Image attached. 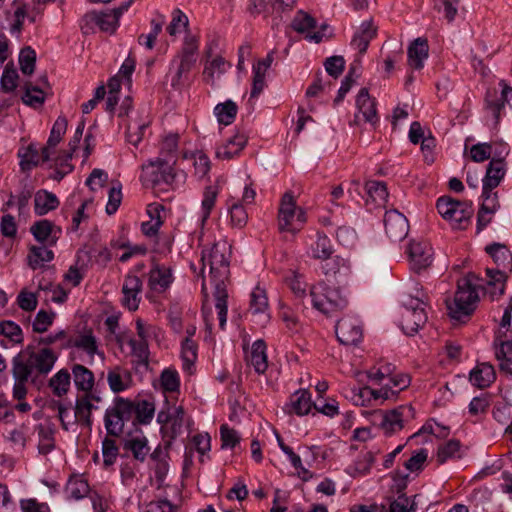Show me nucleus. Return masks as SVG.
<instances>
[{
  "label": "nucleus",
  "mask_w": 512,
  "mask_h": 512,
  "mask_svg": "<svg viewBox=\"0 0 512 512\" xmlns=\"http://www.w3.org/2000/svg\"><path fill=\"white\" fill-rule=\"evenodd\" d=\"M56 361L57 355L50 348L36 351L32 346H28L17 354L12 360L14 398L24 399L27 394L26 384L30 381L36 385L40 378L50 373Z\"/></svg>",
  "instance_id": "f257e3e1"
},
{
  "label": "nucleus",
  "mask_w": 512,
  "mask_h": 512,
  "mask_svg": "<svg viewBox=\"0 0 512 512\" xmlns=\"http://www.w3.org/2000/svg\"><path fill=\"white\" fill-rule=\"evenodd\" d=\"M231 246L218 241L202 252L203 267L209 266V285L218 312L219 326L224 329L227 320L228 292L226 282L230 275Z\"/></svg>",
  "instance_id": "f03ea898"
},
{
  "label": "nucleus",
  "mask_w": 512,
  "mask_h": 512,
  "mask_svg": "<svg viewBox=\"0 0 512 512\" xmlns=\"http://www.w3.org/2000/svg\"><path fill=\"white\" fill-rule=\"evenodd\" d=\"M415 294H409L403 302L401 327L405 334L412 336L427 322V296L418 284L414 286Z\"/></svg>",
  "instance_id": "7ed1b4c3"
},
{
  "label": "nucleus",
  "mask_w": 512,
  "mask_h": 512,
  "mask_svg": "<svg viewBox=\"0 0 512 512\" xmlns=\"http://www.w3.org/2000/svg\"><path fill=\"white\" fill-rule=\"evenodd\" d=\"M475 280H477V276L469 273L458 281L453 302L446 300L447 310L452 319L461 321L463 318L470 316L474 311L475 304L478 301V294L473 286Z\"/></svg>",
  "instance_id": "20e7f679"
},
{
  "label": "nucleus",
  "mask_w": 512,
  "mask_h": 512,
  "mask_svg": "<svg viewBox=\"0 0 512 512\" xmlns=\"http://www.w3.org/2000/svg\"><path fill=\"white\" fill-rule=\"evenodd\" d=\"M198 49V38L191 33H187L184 37L181 50L174 57L171 63V65L177 66L176 72L171 80V85L173 87H181L187 80L188 73L196 64Z\"/></svg>",
  "instance_id": "39448f33"
},
{
  "label": "nucleus",
  "mask_w": 512,
  "mask_h": 512,
  "mask_svg": "<svg viewBox=\"0 0 512 512\" xmlns=\"http://www.w3.org/2000/svg\"><path fill=\"white\" fill-rule=\"evenodd\" d=\"M134 401L116 397L113 405L110 406L104 416V424L107 434L118 437L124 432V426L127 422L134 421Z\"/></svg>",
  "instance_id": "423d86ee"
},
{
  "label": "nucleus",
  "mask_w": 512,
  "mask_h": 512,
  "mask_svg": "<svg viewBox=\"0 0 512 512\" xmlns=\"http://www.w3.org/2000/svg\"><path fill=\"white\" fill-rule=\"evenodd\" d=\"M439 214L450 222L454 229H464L473 215L472 202L459 201L450 196H442L436 204Z\"/></svg>",
  "instance_id": "0eeeda50"
},
{
  "label": "nucleus",
  "mask_w": 512,
  "mask_h": 512,
  "mask_svg": "<svg viewBox=\"0 0 512 512\" xmlns=\"http://www.w3.org/2000/svg\"><path fill=\"white\" fill-rule=\"evenodd\" d=\"M310 296L314 308L324 314H332L344 309L348 301L341 294L339 289L329 287L326 283L320 282L310 289Z\"/></svg>",
  "instance_id": "6e6552de"
},
{
  "label": "nucleus",
  "mask_w": 512,
  "mask_h": 512,
  "mask_svg": "<svg viewBox=\"0 0 512 512\" xmlns=\"http://www.w3.org/2000/svg\"><path fill=\"white\" fill-rule=\"evenodd\" d=\"M306 221L305 212L296 208V202L291 192H286L280 203L278 226L281 232L297 233Z\"/></svg>",
  "instance_id": "1a4fd4ad"
},
{
  "label": "nucleus",
  "mask_w": 512,
  "mask_h": 512,
  "mask_svg": "<svg viewBox=\"0 0 512 512\" xmlns=\"http://www.w3.org/2000/svg\"><path fill=\"white\" fill-rule=\"evenodd\" d=\"M179 176L167 161L157 158L142 166L141 181L145 187L160 184L172 185Z\"/></svg>",
  "instance_id": "9d476101"
},
{
  "label": "nucleus",
  "mask_w": 512,
  "mask_h": 512,
  "mask_svg": "<svg viewBox=\"0 0 512 512\" xmlns=\"http://www.w3.org/2000/svg\"><path fill=\"white\" fill-rule=\"evenodd\" d=\"M355 104L357 112L354 115L353 123L355 125H361L364 122L376 127L379 121L377 101L370 96L367 88L360 89L356 96Z\"/></svg>",
  "instance_id": "9b49d317"
},
{
  "label": "nucleus",
  "mask_w": 512,
  "mask_h": 512,
  "mask_svg": "<svg viewBox=\"0 0 512 512\" xmlns=\"http://www.w3.org/2000/svg\"><path fill=\"white\" fill-rule=\"evenodd\" d=\"M119 18L112 12H96L91 11L86 13L81 22L80 27L84 34H89L94 31L95 26H98L101 31L114 33L118 27Z\"/></svg>",
  "instance_id": "f8f14e48"
},
{
  "label": "nucleus",
  "mask_w": 512,
  "mask_h": 512,
  "mask_svg": "<svg viewBox=\"0 0 512 512\" xmlns=\"http://www.w3.org/2000/svg\"><path fill=\"white\" fill-rule=\"evenodd\" d=\"M500 85L502 86L501 93H498L496 89H489L485 97V108L493 115L495 125L499 123L501 111L505 103L512 101V87L508 86L504 81H501Z\"/></svg>",
  "instance_id": "ddd939ff"
},
{
  "label": "nucleus",
  "mask_w": 512,
  "mask_h": 512,
  "mask_svg": "<svg viewBox=\"0 0 512 512\" xmlns=\"http://www.w3.org/2000/svg\"><path fill=\"white\" fill-rule=\"evenodd\" d=\"M384 225L386 234L392 241H402L408 235V220L402 213L395 209L386 211Z\"/></svg>",
  "instance_id": "4468645a"
},
{
  "label": "nucleus",
  "mask_w": 512,
  "mask_h": 512,
  "mask_svg": "<svg viewBox=\"0 0 512 512\" xmlns=\"http://www.w3.org/2000/svg\"><path fill=\"white\" fill-rule=\"evenodd\" d=\"M335 332L339 342L344 345H356L362 339V327L354 318L346 317L339 320Z\"/></svg>",
  "instance_id": "2eb2a0df"
},
{
  "label": "nucleus",
  "mask_w": 512,
  "mask_h": 512,
  "mask_svg": "<svg viewBox=\"0 0 512 512\" xmlns=\"http://www.w3.org/2000/svg\"><path fill=\"white\" fill-rule=\"evenodd\" d=\"M408 255L412 269L416 272L426 269L432 263V247L425 241H412L409 244Z\"/></svg>",
  "instance_id": "dca6fc26"
},
{
  "label": "nucleus",
  "mask_w": 512,
  "mask_h": 512,
  "mask_svg": "<svg viewBox=\"0 0 512 512\" xmlns=\"http://www.w3.org/2000/svg\"><path fill=\"white\" fill-rule=\"evenodd\" d=\"M30 232L38 242L53 246L59 239L61 229L51 221L43 219L33 223Z\"/></svg>",
  "instance_id": "f3484780"
},
{
  "label": "nucleus",
  "mask_w": 512,
  "mask_h": 512,
  "mask_svg": "<svg viewBox=\"0 0 512 512\" xmlns=\"http://www.w3.org/2000/svg\"><path fill=\"white\" fill-rule=\"evenodd\" d=\"M142 291V281L136 275H127L122 286V303L130 311L138 309L140 302V293Z\"/></svg>",
  "instance_id": "a211bd4d"
},
{
  "label": "nucleus",
  "mask_w": 512,
  "mask_h": 512,
  "mask_svg": "<svg viewBox=\"0 0 512 512\" xmlns=\"http://www.w3.org/2000/svg\"><path fill=\"white\" fill-rule=\"evenodd\" d=\"M93 401L99 402L100 397L87 393L76 400L73 423L79 421L86 427L91 428V414L93 410L97 409V406L93 404Z\"/></svg>",
  "instance_id": "6ab92c4d"
},
{
  "label": "nucleus",
  "mask_w": 512,
  "mask_h": 512,
  "mask_svg": "<svg viewBox=\"0 0 512 512\" xmlns=\"http://www.w3.org/2000/svg\"><path fill=\"white\" fill-rule=\"evenodd\" d=\"M173 282L171 269L155 264L149 272L148 285L155 292H164Z\"/></svg>",
  "instance_id": "aec40b11"
},
{
  "label": "nucleus",
  "mask_w": 512,
  "mask_h": 512,
  "mask_svg": "<svg viewBox=\"0 0 512 512\" xmlns=\"http://www.w3.org/2000/svg\"><path fill=\"white\" fill-rule=\"evenodd\" d=\"M196 333V326L190 325L186 329L187 336L182 341L181 358L183 360L184 370L190 372L192 366L197 359V344L193 341L192 337Z\"/></svg>",
  "instance_id": "412c9836"
},
{
  "label": "nucleus",
  "mask_w": 512,
  "mask_h": 512,
  "mask_svg": "<svg viewBox=\"0 0 512 512\" xmlns=\"http://www.w3.org/2000/svg\"><path fill=\"white\" fill-rule=\"evenodd\" d=\"M67 119L65 117H58L55 121L50 136L48 138L46 146L42 148V157L44 161L51 160L52 149H54L57 144L61 141L62 136L65 134L67 130Z\"/></svg>",
  "instance_id": "4be33fe9"
},
{
  "label": "nucleus",
  "mask_w": 512,
  "mask_h": 512,
  "mask_svg": "<svg viewBox=\"0 0 512 512\" xmlns=\"http://www.w3.org/2000/svg\"><path fill=\"white\" fill-rule=\"evenodd\" d=\"M485 251L492 257L497 268L512 271V253L506 245L492 243L485 247Z\"/></svg>",
  "instance_id": "5701e85b"
},
{
  "label": "nucleus",
  "mask_w": 512,
  "mask_h": 512,
  "mask_svg": "<svg viewBox=\"0 0 512 512\" xmlns=\"http://www.w3.org/2000/svg\"><path fill=\"white\" fill-rule=\"evenodd\" d=\"M247 137L243 133H236L227 142L217 148L216 156L219 159L229 160L237 156L245 147Z\"/></svg>",
  "instance_id": "b1692460"
},
{
  "label": "nucleus",
  "mask_w": 512,
  "mask_h": 512,
  "mask_svg": "<svg viewBox=\"0 0 512 512\" xmlns=\"http://www.w3.org/2000/svg\"><path fill=\"white\" fill-rule=\"evenodd\" d=\"M470 382L478 388L489 387L496 379L494 367L488 363L478 364L470 372Z\"/></svg>",
  "instance_id": "393cba45"
},
{
  "label": "nucleus",
  "mask_w": 512,
  "mask_h": 512,
  "mask_svg": "<svg viewBox=\"0 0 512 512\" xmlns=\"http://www.w3.org/2000/svg\"><path fill=\"white\" fill-rule=\"evenodd\" d=\"M428 57V43L426 39L417 38L408 47V64L413 69H422L424 60Z\"/></svg>",
  "instance_id": "a878e982"
},
{
  "label": "nucleus",
  "mask_w": 512,
  "mask_h": 512,
  "mask_svg": "<svg viewBox=\"0 0 512 512\" xmlns=\"http://www.w3.org/2000/svg\"><path fill=\"white\" fill-rule=\"evenodd\" d=\"M231 67V64L227 62L222 56H216L212 60H208L205 63L203 70V79L210 85H215L216 78L226 73Z\"/></svg>",
  "instance_id": "bb28decb"
},
{
  "label": "nucleus",
  "mask_w": 512,
  "mask_h": 512,
  "mask_svg": "<svg viewBox=\"0 0 512 512\" xmlns=\"http://www.w3.org/2000/svg\"><path fill=\"white\" fill-rule=\"evenodd\" d=\"M376 27L372 21H364L359 31L354 35L351 45L362 55L366 52L370 41L376 36Z\"/></svg>",
  "instance_id": "cd10ccee"
},
{
  "label": "nucleus",
  "mask_w": 512,
  "mask_h": 512,
  "mask_svg": "<svg viewBox=\"0 0 512 512\" xmlns=\"http://www.w3.org/2000/svg\"><path fill=\"white\" fill-rule=\"evenodd\" d=\"M506 173L505 162H501L500 159L490 161L487 166L485 176L482 180V187L487 189H495L499 186Z\"/></svg>",
  "instance_id": "c85d7f7f"
},
{
  "label": "nucleus",
  "mask_w": 512,
  "mask_h": 512,
  "mask_svg": "<svg viewBox=\"0 0 512 512\" xmlns=\"http://www.w3.org/2000/svg\"><path fill=\"white\" fill-rule=\"evenodd\" d=\"M59 206V200L55 194L47 190H39L34 197V210L39 216L55 210Z\"/></svg>",
  "instance_id": "c756f323"
},
{
  "label": "nucleus",
  "mask_w": 512,
  "mask_h": 512,
  "mask_svg": "<svg viewBox=\"0 0 512 512\" xmlns=\"http://www.w3.org/2000/svg\"><path fill=\"white\" fill-rule=\"evenodd\" d=\"M72 375L77 389L85 392V394L90 393L94 385L93 372L81 364H74Z\"/></svg>",
  "instance_id": "7c9ffc66"
},
{
  "label": "nucleus",
  "mask_w": 512,
  "mask_h": 512,
  "mask_svg": "<svg viewBox=\"0 0 512 512\" xmlns=\"http://www.w3.org/2000/svg\"><path fill=\"white\" fill-rule=\"evenodd\" d=\"M403 407L382 414L381 428L386 434H393L403 428Z\"/></svg>",
  "instance_id": "2f4dec72"
},
{
  "label": "nucleus",
  "mask_w": 512,
  "mask_h": 512,
  "mask_svg": "<svg viewBox=\"0 0 512 512\" xmlns=\"http://www.w3.org/2000/svg\"><path fill=\"white\" fill-rule=\"evenodd\" d=\"M248 360L258 374H262L266 371L268 364L266 345L263 340H257L253 343Z\"/></svg>",
  "instance_id": "473e14b6"
},
{
  "label": "nucleus",
  "mask_w": 512,
  "mask_h": 512,
  "mask_svg": "<svg viewBox=\"0 0 512 512\" xmlns=\"http://www.w3.org/2000/svg\"><path fill=\"white\" fill-rule=\"evenodd\" d=\"M495 356L501 372L512 377V340L502 341L495 347Z\"/></svg>",
  "instance_id": "72a5a7b5"
},
{
  "label": "nucleus",
  "mask_w": 512,
  "mask_h": 512,
  "mask_svg": "<svg viewBox=\"0 0 512 512\" xmlns=\"http://www.w3.org/2000/svg\"><path fill=\"white\" fill-rule=\"evenodd\" d=\"M71 385V374L67 369L59 370L48 382L53 394L57 397L65 396Z\"/></svg>",
  "instance_id": "f704fd0d"
},
{
  "label": "nucleus",
  "mask_w": 512,
  "mask_h": 512,
  "mask_svg": "<svg viewBox=\"0 0 512 512\" xmlns=\"http://www.w3.org/2000/svg\"><path fill=\"white\" fill-rule=\"evenodd\" d=\"M130 381V373L120 367L110 370L107 374L108 385L114 393L126 390L129 387Z\"/></svg>",
  "instance_id": "c9c22d12"
},
{
  "label": "nucleus",
  "mask_w": 512,
  "mask_h": 512,
  "mask_svg": "<svg viewBox=\"0 0 512 512\" xmlns=\"http://www.w3.org/2000/svg\"><path fill=\"white\" fill-rule=\"evenodd\" d=\"M512 271H505L503 269H492L487 268L486 274L488 277L487 284L488 286L492 287L494 290L491 292L492 295H498L501 296L504 294L505 291V283L509 277V274Z\"/></svg>",
  "instance_id": "e433bc0d"
},
{
  "label": "nucleus",
  "mask_w": 512,
  "mask_h": 512,
  "mask_svg": "<svg viewBox=\"0 0 512 512\" xmlns=\"http://www.w3.org/2000/svg\"><path fill=\"white\" fill-rule=\"evenodd\" d=\"M48 245L44 246H31L27 260L28 265L32 269H37L43 266L45 262L52 261L54 253L52 250L47 248Z\"/></svg>",
  "instance_id": "4c0bfd02"
},
{
  "label": "nucleus",
  "mask_w": 512,
  "mask_h": 512,
  "mask_svg": "<svg viewBox=\"0 0 512 512\" xmlns=\"http://www.w3.org/2000/svg\"><path fill=\"white\" fill-rule=\"evenodd\" d=\"M377 452L366 451L362 453L359 458L348 467L347 472L353 477H358L367 474L375 461Z\"/></svg>",
  "instance_id": "58836bf2"
},
{
  "label": "nucleus",
  "mask_w": 512,
  "mask_h": 512,
  "mask_svg": "<svg viewBox=\"0 0 512 512\" xmlns=\"http://www.w3.org/2000/svg\"><path fill=\"white\" fill-rule=\"evenodd\" d=\"M238 112V107L232 100H227L219 103L214 108V114L219 124L228 126L235 120Z\"/></svg>",
  "instance_id": "ea45409f"
},
{
  "label": "nucleus",
  "mask_w": 512,
  "mask_h": 512,
  "mask_svg": "<svg viewBox=\"0 0 512 512\" xmlns=\"http://www.w3.org/2000/svg\"><path fill=\"white\" fill-rule=\"evenodd\" d=\"M18 155L20 157V166L23 171L31 170L40 162H45L42 157V152L39 153L37 147L33 144L29 145L23 151H19Z\"/></svg>",
  "instance_id": "a19ab883"
},
{
  "label": "nucleus",
  "mask_w": 512,
  "mask_h": 512,
  "mask_svg": "<svg viewBox=\"0 0 512 512\" xmlns=\"http://www.w3.org/2000/svg\"><path fill=\"white\" fill-rule=\"evenodd\" d=\"M125 448L130 450L134 458L139 461H144L150 451L147 438L143 435L128 439L125 443Z\"/></svg>",
  "instance_id": "79ce46f5"
},
{
  "label": "nucleus",
  "mask_w": 512,
  "mask_h": 512,
  "mask_svg": "<svg viewBox=\"0 0 512 512\" xmlns=\"http://www.w3.org/2000/svg\"><path fill=\"white\" fill-rule=\"evenodd\" d=\"M310 251L314 259H329L333 253L330 239L326 235L318 234L317 240L312 244Z\"/></svg>",
  "instance_id": "37998d69"
},
{
  "label": "nucleus",
  "mask_w": 512,
  "mask_h": 512,
  "mask_svg": "<svg viewBox=\"0 0 512 512\" xmlns=\"http://www.w3.org/2000/svg\"><path fill=\"white\" fill-rule=\"evenodd\" d=\"M66 492L68 493L69 497L75 500H80L87 495L90 496L92 491H90V487L86 480L74 477L68 481Z\"/></svg>",
  "instance_id": "c03bdc74"
},
{
  "label": "nucleus",
  "mask_w": 512,
  "mask_h": 512,
  "mask_svg": "<svg viewBox=\"0 0 512 512\" xmlns=\"http://www.w3.org/2000/svg\"><path fill=\"white\" fill-rule=\"evenodd\" d=\"M134 410V421L141 424H148L153 419L155 407L153 403L142 400L134 402Z\"/></svg>",
  "instance_id": "a18cd8bd"
},
{
  "label": "nucleus",
  "mask_w": 512,
  "mask_h": 512,
  "mask_svg": "<svg viewBox=\"0 0 512 512\" xmlns=\"http://www.w3.org/2000/svg\"><path fill=\"white\" fill-rule=\"evenodd\" d=\"M314 403L311 401L310 393L306 390L297 391L293 395L292 409L298 415H306L310 412Z\"/></svg>",
  "instance_id": "49530a36"
},
{
  "label": "nucleus",
  "mask_w": 512,
  "mask_h": 512,
  "mask_svg": "<svg viewBox=\"0 0 512 512\" xmlns=\"http://www.w3.org/2000/svg\"><path fill=\"white\" fill-rule=\"evenodd\" d=\"M268 309V298L266 291L259 286L251 293L250 311L253 314L265 313Z\"/></svg>",
  "instance_id": "de8ad7c7"
},
{
  "label": "nucleus",
  "mask_w": 512,
  "mask_h": 512,
  "mask_svg": "<svg viewBox=\"0 0 512 512\" xmlns=\"http://www.w3.org/2000/svg\"><path fill=\"white\" fill-rule=\"evenodd\" d=\"M127 343L131 347L132 355L136 358L137 363L147 365L149 357L147 340L128 338Z\"/></svg>",
  "instance_id": "09e8293b"
},
{
  "label": "nucleus",
  "mask_w": 512,
  "mask_h": 512,
  "mask_svg": "<svg viewBox=\"0 0 512 512\" xmlns=\"http://www.w3.org/2000/svg\"><path fill=\"white\" fill-rule=\"evenodd\" d=\"M73 346L83 350L90 357L98 353L97 340L91 332L79 335L73 342Z\"/></svg>",
  "instance_id": "8fccbe9b"
},
{
  "label": "nucleus",
  "mask_w": 512,
  "mask_h": 512,
  "mask_svg": "<svg viewBox=\"0 0 512 512\" xmlns=\"http://www.w3.org/2000/svg\"><path fill=\"white\" fill-rule=\"evenodd\" d=\"M460 2L461 0H434V8L443 13L448 22H452L457 15Z\"/></svg>",
  "instance_id": "3c124183"
},
{
  "label": "nucleus",
  "mask_w": 512,
  "mask_h": 512,
  "mask_svg": "<svg viewBox=\"0 0 512 512\" xmlns=\"http://www.w3.org/2000/svg\"><path fill=\"white\" fill-rule=\"evenodd\" d=\"M149 125V121H131L127 124V140L129 143L137 146L142 140L144 131Z\"/></svg>",
  "instance_id": "603ef678"
},
{
  "label": "nucleus",
  "mask_w": 512,
  "mask_h": 512,
  "mask_svg": "<svg viewBox=\"0 0 512 512\" xmlns=\"http://www.w3.org/2000/svg\"><path fill=\"white\" fill-rule=\"evenodd\" d=\"M494 189H487L482 187V203L479 209L482 211H488L490 214H495L496 211L500 208V203L498 199L497 192H493Z\"/></svg>",
  "instance_id": "864d4df0"
},
{
  "label": "nucleus",
  "mask_w": 512,
  "mask_h": 512,
  "mask_svg": "<svg viewBox=\"0 0 512 512\" xmlns=\"http://www.w3.org/2000/svg\"><path fill=\"white\" fill-rule=\"evenodd\" d=\"M460 450V442L458 440H449L445 444L439 446L437 452V462L439 464L445 463L448 459L457 456Z\"/></svg>",
  "instance_id": "5fc2aeb1"
},
{
  "label": "nucleus",
  "mask_w": 512,
  "mask_h": 512,
  "mask_svg": "<svg viewBox=\"0 0 512 512\" xmlns=\"http://www.w3.org/2000/svg\"><path fill=\"white\" fill-rule=\"evenodd\" d=\"M36 53L30 47L21 50L19 55L20 69L23 74L31 75L34 72Z\"/></svg>",
  "instance_id": "6e6d98bb"
},
{
  "label": "nucleus",
  "mask_w": 512,
  "mask_h": 512,
  "mask_svg": "<svg viewBox=\"0 0 512 512\" xmlns=\"http://www.w3.org/2000/svg\"><path fill=\"white\" fill-rule=\"evenodd\" d=\"M22 100L25 104L29 106H38L44 103L45 97L44 92L41 88L37 86H32L31 84L25 85V93L22 97Z\"/></svg>",
  "instance_id": "4d7b16f0"
},
{
  "label": "nucleus",
  "mask_w": 512,
  "mask_h": 512,
  "mask_svg": "<svg viewBox=\"0 0 512 512\" xmlns=\"http://www.w3.org/2000/svg\"><path fill=\"white\" fill-rule=\"evenodd\" d=\"M189 25L188 17L180 10L175 9L172 13V20L167 27V31L171 36H175Z\"/></svg>",
  "instance_id": "13d9d810"
},
{
  "label": "nucleus",
  "mask_w": 512,
  "mask_h": 512,
  "mask_svg": "<svg viewBox=\"0 0 512 512\" xmlns=\"http://www.w3.org/2000/svg\"><path fill=\"white\" fill-rule=\"evenodd\" d=\"M0 332L10 341L14 343H21L23 341V334L20 326L13 321H3L0 323Z\"/></svg>",
  "instance_id": "bf43d9fd"
},
{
  "label": "nucleus",
  "mask_w": 512,
  "mask_h": 512,
  "mask_svg": "<svg viewBox=\"0 0 512 512\" xmlns=\"http://www.w3.org/2000/svg\"><path fill=\"white\" fill-rule=\"evenodd\" d=\"M492 148V143H477L470 148V157L477 163L492 159Z\"/></svg>",
  "instance_id": "052dcab7"
},
{
  "label": "nucleus",
  "mask_w": 512,
  "mask_h": 512,
  "mask_svg": "<svg viewBox=\"0 0 512 512\" xmlns=\"http://www.w3.org/2000/svg\"><path fill=\"white\" fill-rule=\"evenodd\" d=\"M118 447L115 440L106 437L102 442L103 463L105 467L113 465L118 456Z\"/></svg>",
  "instance_id": "680f3d73"
},
{
  "label": "nucleus",
  "mask_w": 512,
  "mask_h": 512,
  "mask_svg": "<svg viewBox=\"0 0 512 512\" xmlns=\"http://www.w3.org/2000/svg\"><path fill=\"white\" fill-rule=\"evenodd\" d=\"M292 27L299 33H308L316 27V21L307 13L299 12L292 21Z\"/></svg>",
  "instance_id": "e2e57ef3"
},
{
  "label": "nucleus",
  "mask_w": 512,
  "mask_h": 512,
  "mask_svg": "<svg viewBox=\"0 0 512 512\" xmlns=\"http://www.w3.org/2000/svg\"><path fill=\"white\" fill-rule=\"evenodd\" d=\"M220 435L223 449H233L240 441L237 431L229 428L226 424L220 427Z\"/></svg>",
  "instance_id": "0e129e2a"
},
{
  "label": "nucleus",
  "mask_w": 512,
  "mask_h": 512,
  "mask_svg": "<svg viewBox=\"0 0 512 512\" xmlns=\"http://www.w3.org/2000/svg\"><path fill=\"white\" fill-rule=\"evenodd\" d=\"M161 385L165 391H177L180 385L177 371L165 369L161 374Z\"/></svg>",
  "instance_id": "69168bd1"
},
{
  "label": "nucleus",
  "mask_w": 512,
  "mask_h": 512,
  "mask_svg": "<svg viewBox=\"0 0 512 512\" xmlns=\"http://www.w3.org/2000/svg\"><path fill=\"white\" fill-rule=\"evenodd\" d=\"M54 316V313L49 314L44 310H40L33 321V330L37 333L46 332L52 325Z\"/></svg>",
  "instance_id": "338daca9"
},
{
  "label": "nucleus",
  "mask_w": 512,
  "mask_h": 512,
  "mask_svg": "<svg viewBox=\"0 0 512 512\" xmlns=\"http://www.w3.org/2000/svg\"><path fill=\"white\" fill-rule=\"evenodd\" d=\"M39 445L38 449L41 454H47L54 448L53 434L50 430L42 425L38 427Z\"/></svg>",
  "instance_id": "774afa93"
}]
</instances>
